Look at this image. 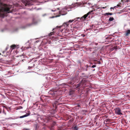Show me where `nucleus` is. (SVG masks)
<instances>
[{
  "label": "nucleus",
  "instance_id": "15",
  "mask_svg": "<svg viewBox=\"0 0 130 130\" xmlns=\"http://www.w3.org/2000/svg\"><path fill=\"white\" fill-rule=\"evenodd\" d=\"M28 115H24L20 117V118H23L24 117H26L28 116Z\"/></svg>",
  "mask_w": 130,
  "mask_h": 130
},
{
  "label": "nucleus",
  "instance_id": "34",
  "mask_svg": "<svg viewBox=\"0 0 130 130\" xmlns=\"http://www.w3.org/2000/svg\"><path fill=\"white\" fill-rule=\"evenodd\" d=\"M59 16H60V15H57V16H56V17H59Z\"/></svg>",
  "mask_w": 130,
  "mask_h": 130
},
{
  "label": "nucleus",
  "instance_id": "7",
  "mask_svg": "<svg viewBox=\"0 0 130 130\" xmlns=\"http://www.w3.org/2000/svg\"><path fill=\"white\" fill-rule=\"evenodd\" d=\"M68 23H69L68 22H64L63 24V25L64 26H66V27H68V26L69 25V24Z\"/></svg>",
  "mask_w": 130,
  "mask_h": 130
},
{
  "label": "nucleus",
  "instance_id": "23",
  "mask_svg": "<svg viewBox=\"0 0 130 130\" xmlns=\"http://www.w3.org/2000/svg\"><path fill=\"white\" fill-rule=\"evenodd\" d=\"M80 18L79 17H78V18H76V19H79V20H78V21H82L81 20H80Z\"/></svg>",
  "mask_w": 130,
  "mask_h": 130
},
{
  "label": "nucleus",
  "instance_id": "35",
  "mask_svg": "<svg viewBox=\"0 0 130 130\" xmlns=\"http://www.w3.org/2000/svg\"><path fill=\"white\" fill-rule=\"evenodd\" d=\"M105 7H102V8H103V9H104L105 8Z\"/></svg>",
  "mask_w": 130,
  "mask_h": 130
},
{
  "label": "nucleus",
  "instance_id": "6",
  "mask_svg": "<svg viewBox=\"0 0 130 130\" xmlns=\"http://www.w3.org/2000/svg\"><path fill=\"white\" fill-rule=\"evenodd\" d=\"M61 104L62 103H60L57 101L54 102L52 103V104L53 105V106H57L58 105H61Z\"/></svg>",
  "mask_w": 130,
  "mask_h": 130
},
{
  "label": "nucleus",
  "instance_id": "20",
  "mask_svg": "<svg viewBox=\"0 0 130 130\" xmlns=\"http://www.w3.org/2000/svg\"><path fill=\"white\" fill-rule=\"evenodd\" d=\"M96 67V65H94L92 66L91 67L94 68L95 67Z\"/></svg>",
  "mask_w": 130,
  "mask_h": 130
},
{
  "label": "nucleus",
  "instance_id": "21",
  "mask_svg": "<svg viewBox=\"0 0 130 130\" xmlns=\"http://www.w3.org/2000/svg\"><path fill=\"white\" fill-rule=\"evenodd\" d=\"M126 1V0H121V1L123 3H124L126 2H125Z\"/></svg>",
  "mask_w": 130,
  "mask_h": 130
},
{
  "label": "nucleus",
  "instance_id": "29",
  "mask_svg": "<svg viewBox=\"0 0 130 130\" xmlns=\"http://www.w3.org/2000/svg\"><path fill=\"white\" fill-rule=\"evenodd\" d=\"M84 34H82L81 35V36H85V35H84Z\"/></svg>",
  "mask_w": 130,
  "mask_h": 130
},
{
  "label": "nucleus",
  "instance_id": "17",
  "mask_svg": "<svg viewBox=\"0 0 130 130\" xmlns=\"http://www.w3.org/2000/svg\"><path fill=\"white\" fill-rule=\"evenodd\" d=\"M2 106L4 107V108H5L7 109H8V106Z\"/></svg>",
  "mask_w": 130,
  "mask_h": 130
},
{
  "label": "nucleus",
  "instance_id": "31",
  "mask_svg": "<svg viewBox=\"0 0 130 130\" xmlns=\"http://www.w3.org/2000/svg\"><path fill=\"white\" fill-rule=\"evenodd\" d=\"M8 108L9 109V110H10V109H11L10 107H9Z\"/></svg>",
  "mask_w": 130,
  "mask_h": 130
},
{
  "label": "nucleus",
  "instance_id": "32",
  "mask_svg": "<svg viewBox=\"0 0 130 130\" xmlns=\"http://www.w3.org/2000/svg\"><path fill=\"white\" fill-rule=\"evenodd\" d=\"M55 106V108H57V106Z\"/></svg>",
  "mask_w": 130,
  "mask_h": 130
},
{
  "label": "nucleus",
  "instance_id": "27",
  "mask_svg": "<svg viewBox=\"0 0 130 130\" xmlns=\"http://www.w3.org/2000/svg\"><path fill=\"white\" fill-rule=\"evenodd\" d=\"M117 6H118V7H120V5H119V4H118V5H117Z\"/></svg>",
  "mask_w": 130,
  "mask_h": 130
},
{
  "label": "nucleus",
  "instance_id": "30",
  "mask_svg": "<svg viewBox=\"0 0 130 130\" xmlns=\"http://www.w3.org/2000/svg\"><path fill=\"white\" fill-rule=\"evenodd\" d=\"M87 68L88 67L87 66V65H86L85 66Z\"/></svg>",
  "mask_w": 130,
  "mask_h": 130
},
{
  "label": "nucleus",
  "instance_id": "25",
  "mask_svg": "<svg viewBox=\"0 0 130 130\" xmlns=\"http://www.w3.org/2000/svg\"><path fill=\"white\" fill-rule=\"evenodd\" d=\"M84 77H86V78H88V76L87 75H86Z\"/></svg>",
  "mask_w": 130,
  "mask_h": 130
},
{
  "label": "nucleus",
  "instance_id": "1",
  "mask_svg": "<svg viewBox=\"0 0 130 130\" xmlns=\"http://www.w3.org/2000/svg\"><path fill=\"white\" fill-rule=\"evenodd\" d=\"M0 0V17H4L6 16L7 13L11 12L10 9L11 8V6L7 5L1 2Z\"/></svg>",
  "mask_w": 130,
  "mask_h": 130
},
{
  "label": "nucleus",
  "instance_id": "33",
  "mask_svg": "<svg viewBox=\"0 0 130 130\" xmlns=\"http://www.w3.org/2000/svg\"><path fill=\"white\" fill-rule=\"evenodd\" d=\"M2 111V110H0V113Z\"/></svg>",
  "mask_w": 130,
  "mask_h": 130
},
{
  "label": "nucleus",
  "instance_id": "24",
  "mask_svg": "<svg viewBox=\"0 0 130 130\" xmlns=\"http://www.w3.org/2000/svg\"><path fill=\"white\" fill-rule=\"evenodd\" d=\"M130 1V0H126V1H125V2H126L128 3V2Z\"/></svg>",
  "mask_w": 130,
  "mask_h": 130
},
{
  "label": "nucleus",
  "instance_id": "2",
  "mask_svg": "<svg viewBox=\"0 0 130 130\" xmlns=\"http://www.w3.org/2000/svg\"><path fill=\"white\" fill-rule=\"evenodd\" d=\"M86 81V79L84 78H83V79L80 83L76 85L74 84V86L75 87V88H78L80 87H82L83 85V84L85 83V82Z\"/></svg>",
  "mask_w": 130,
  "mask_h": 130
},
{
  "label": "nucleus",
  "instance_id": "3",
  "mask_svg": "<svg viewBox=\"0 0 130 130\" xmlns=\"http://www.w3.org/2000/svg\"><path fill=\"white\" fill-rule=\"evenodd\" d=\"M93 10H91L89 12L86 14L84 15V16L80 18V20L81 21H84L85 20L86 18L87 17V16L90 14H91L93 12Z\"/></svg>",
  "mask_w": 130,
  "mask_h": 130
},
{
  "label": "nucleus",
  "instance_id": "18",
  "mask_svg": "<svg viewBox=\"0 0 130 130\" xmlns=\"http://www.w3.org/2000/svg\"><path fill=\"white\" fill-rule=\"evenodd\" d=\"M39 102H37L35 104H34V105H36L37 106L38 105H39Z\"/></svg>",
  "mask_w": 130,
  "mask_h": 130
},
{
  "label": "nucleus",
  "instance_id": "12",
  "mask_svg": "<svg viewBox=\"0 0 130 130\" xmlns=\"http://www.w3.org/2000/svg\"><path fill=\"white\" fill-rule=\"evenodd\" d=\"M78 127L76 126H75L73 128V130H78Z\"/></svg>",
  "mask_w": 130,
  "mask_h": 130
},
{
  "label": "nucleus",
  "instance_id": "28",
  "mask_svg": "<svg viewBox=\"0 0 130 130\" xmlns=\"http://www.w3.org/2000/svg\"><path fill=\"white\" fill-rule=\"evenodd\" d=\"M98 64H101V62H100V61H99L98 62Z\"/></svg>",
  "mask_w": 130,
  "mask_h": 130
},
{
  "label": "nucleus",
  "instance_id": "19",
  "mask_svg": "<svg viewBox=\"0 0 130 130\" xmlns=\"http://www.w3.org/2000/svg\"><path fill=\"white\" fill-rule=\"evenodd\" d=\"M78 28L77 27H73V28L74 29L76 30V29H78Z\"/></svg>",
  "mask_w": 130,
  "mask_h": 130
},
{
  "label": "nucleus",
  "instance_id": "36",
  "mask_svg": "<svg viewBox=\"0 0 130 130\" xmlns=\"http://www.w3.org/2000/svg\"><path fill=\"white\" fill-rule=\"evenodd\" d=\"M52 11H55V10H52Z\"/></svg>",
  "mask_w": 130,
  "mask_h": 130
},
{
  "label": "nucleus",
  "instance_id": "41",
  "mask_svg": "<svg viewBox=\"0 0 130 130\" xmlns=\"http://www.w3.org/2000/svg\"><path fill=\"white\" fill-rule=\"evenodd\" d=\"M77 106H80V105L79 104H78Z\"/></svg>",
  "mask_w": 130,
  "mask_h": 130
},
{
  "label": "nucleus",
  "instance_id": "8",
  "mask_svg": "<svg viewBox=\"0 0 130 130\" xmlns=\"http://www.w3.org/2000/svg\"><path fill=\"white\" fill-rule=\"evenodd\" d=\"M16 47V45L14 44L10 46V47L12 49H14Z\"/></svg>",
  "mask_w": 130,
  "mask_h": 130
},
{
  "label": "nucleus",
  "instance_id": "4",
  "mask_svg": "<svg viewBox=\"0 0 130 130\" xmlns=\"http://www.w3.org/2000/svg\"><path fill=\"white\" fill-rule=\"evenodd\" d=\"M94 121L95 122H96V125H98L99 123V121H100V119H99V117L98 116H96L95 118Z\"/></svg>",
  "mask_w": 130,
  "mask_h": 130
},
{
  "label": "nucleus",
  "instance_id": "5",
  "mask_svg": "<svg viewBox=\"0 0 130 130\" xmlns=\"http://www.w3.org/2000/svg\"><path fill=\"white\" fill-rule=\"evenodd\" d=\"M116 113L118 115H121L122 113L121 112V110L119 108H116L115 109Z\"/></svg>",
  "mask_w": 130,
  "mask_h": 130
},
{
  "label": "nucleus",
  "instance_id": "9",
  "mask_svg": "<svg viewBox=\"0 0 130 130\" xmlns=\"http://www.w3.org/2000/svg\"><path fill=\"white\" fill-rule=\"evenodd\" d=\"M130 33V30H128L126 31V36H127Z\"/></svg>",
  "mask_w": 130,
  "mask_h": 130
},
{
  "label": "nucleus",
  "instance_id": "14",
  "mask_svg": "<svg viewBox=\"0 0 130 130\" xmlns=\"http://www.w3.org/2000/svg\"><path fill=\"white\" fill-rule=\"evenodd\" d=\"M75 20V19L74 20H70L68 22L69 23H71L72 22H73L74 21V20Z\"/></svg>",
  "mask_w": 130,
  "mask_h": 130
},
{
  "label": "nucleus",
  "instance_id": "10",
  "mask_svg": "<svg viewBox=\"0 0 130 130\" xmlns=\"http://www.w3.org/2000/svg\"><path fill=\"white\" fill-rule=\"evenodd\" d=\"M114 20V19L113 17H110L109 19V21H112Z\"/></svg>",
  "mask_w": 130,
  "mask_h": 130
},
{
  "label": "nucleus",
  "instance_id": "11",
  "mask_svg": "<svg viewBox=\"0 0 130 130\" xmlns=\"http://www.w3.org/2000/svg\"><path fill=\"white\" fill-rule=\"evenodd\" d=\"M113 14L112 13H106L105 14V15H112Z\"/></svg>",
  "mask_w": 130,
  "mask_h": 130
},
{
  "label": "nucleus",
  "instance_id": "16",
  "mask_svg": "<svg viewBox=\"0 0 130 130\" xmlns=\"http://www.w3.org/2000/svg\"><path fill=\"white\" fill-rule=\"evenodd\" d=\"M54 34V33L53 32H51L49 34V36H51L53 35Z\"/></svg>",
  "mask_w": 130,
  "mask_h": 130
},
{
  "label": "nucleus",
  "instance_id": "42",
  "mask_svg": "<svg viewBox=\"0 0 130 130\" xmlns=\"http://www.w3.org/2000/svg\"><path fill=\"white\" fill-rule=\"evenodd\" d=\"M1 55V54L0 53V55Z\"/></svg>",
  "mask_w": 130,
  "mask_h": 130
},
{
  "label": "nucleus",
  "instance_id": "13",
  "mask_svg": "<svg viewBox=\"0 0 130 130\" xmlns=\"http://www.w3.org/2000/svg\"><path fill=\"white\" fill-rule=\"evenodd\" d=\"M6 52V51H3V54L2 55L4 56H5V57L8 54H4V53Z\"/></svg>",
  "mask_w": 130,
  "mask_h": 130
},
{
  "label": "nucleus",
  "instance_id": "22",
  "mask_svg": "<svg viewBox=\"0 0 130 130\" xmlns=\"http://www.w3.org/2000/svg\"><path fill=\"white\" fill-rule=\"evenodd\" d=\"M56 124V122H53V126L55 125V124Z\"/></svg>",
  "mask_w": 130,
  "mask_h": 130
},
{
  "label": "nucleus",
  "instance_id": "37",
  "mask_svg": "<svg viewBox=\"0 0 130 130\" xmlns=\"http://www.w3.org/2000/svg\"><path fill=\"white\" fill-rule=\"evenodd\" d=\"M85 70L86 71H87V69H86Z\"/></svg>",
  "mask_w": 130,
  "mask_h": 130
},
{
  "label": "nucleus",
  "instance_id": "26",
  "mask_svg": "<svg viewBox=\"0 0 130 130\" xmlns=\"http://www.w3.org/2000/svg\"><path fill=\"white\" fill-rule=\"evenodd\" d=\"M115 7H116V6L114 8L111 7V8H110V9H113H113H114V8Z\"/></svg>",
  "mask_w": 130,
  "mask_h": 130
},
{
  "label": "nucleus",
  "instance_id": "40",
  "mask_svg": "<svg viewBox=\"0 0 130 130\" xmlns=\"http://www.w3.org/2000/svg\"><path fill=\"white\" fill-rule=\"evenodd\" d=\"M27 4H27V3H26V5H25V6H26V5H27Z\"/></svg>",
  "mask_w": 130,
  "mask_h": 130
},
{
  "label": "nucleus",
  "instance_id": "38",
  "mask_svg": "<svg viewBox=\"0 0 130 130\" xmlns=\"http://www.w3.org/2000/svg\"><path fill=\"white\" fill-rule=\"evenodd\" d=\"M21 107V108H22V106H20Z\"/></svg>",
  "mask_w": 130,
  "mask_h": 130
},
{
  "label": "nucleus",
  "instance_id": "39",
  "mask_svg": "<svg viewBox=\"0 0 130 130\" xmlns=\"http://www.w3.org/2000/svg\"><path fill=\"white\" fill-rule=\"evenodd\" d=\"M36 42H37H37H38V41H36Z\"/></svg>",
  "mask_w": 130,
  "mask_h": 130
}]
</instances>
